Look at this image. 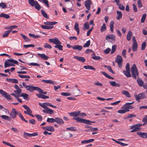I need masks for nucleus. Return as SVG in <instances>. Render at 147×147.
I'll return each instance as SVG.
<instances>
[{
	"instance_id": "f257e3e1",
	"label": "nucleus",
	"mask_w": 147,
	"mask_h": 147,
	"mask_svg": "<svg viewBox=\"0 0 147 147\" xmlns=\"http://www.w3.org/2000/svg\"><path fill=\"white\" fill-rule=\"evenodd\" d=\"M131 72L132 78L136 79L138 76L139 73L135 64H133L131 68Z\"/></svg>"
},
{
	"instance_id": "f03ea898",
	"label": "nucleus",
	"mask_w": 147,
	"mask_h": 147,
	"mask_svg": "<svg viewBox=\"0 0 147 147\" xmlns=\"http://www.w3.org/2000/svg\"><path fill=\"white\" fill-rule=\"evenodd\" d=\"M73 119L76 121L77 122H80L84 123L86 124L91 125V123H95V121H91L88 120H87L84 119H83L79 118H73Z\"/></svg>"
},
{
	"instance_id": "7ed1b4c3",
	"label": "nucleus",
	"mask_w": 147,
	"mask_h": 147,
	"mask_svg": "<svg viewBox=\"0 0 147 147\" xmlns=\"http://www.w3.org/2000/svg\"><path fill=\"white\" fill-rule=\"evenodd\" d=\"M28 3L32 6H34L35 9L39 10L40 9L41 7L38 4L37 1L34 0H28Z\"/></svg>"
},
{
	"instance_id": "20e7f679",
	"label": "nucleus",
	"mask_w": 147,
	"mask_h": 147,
	"mask_svg": "<svg viewBox=\"0 0 147 147\" xmlns=\"http://www.w3.org/2000/svg\"><path fill=\"white\" fill-rule=\"evenodd\" d=\"M142 126V124L141 123H138L135 124L132 126L130 127V129L132 130L131 131V132H136L138 131L141 130V128L140 127Z\"/></svg>"
},
{
	"instance_id": "39448f33",
	"label": "nucleus",
	"mask_w": 147,
	"mask_h": 147,
	"mask_svg": "<svg viewBox=\"0 0 147 147\" xmlns=\"http://www.w3.org/2000/svg\"><path fill=\"white\" fill-rule=\"evenodd\" d=\"M0 94L7 100H11L12 99L10 95L3 90L0 89Z\"/></svg>"
},
{
	"instance_id": "423d86ee",
	"label": "nucleus",
	"mask_w": 147,
	"mask_h": 147,
	"mask_svg": "<svg viewBox=\"0 0 147 147\" xmlns=\"http://www.w3.org/2000/svg\"><path fill=\"white\" fill-rule=\"evenodd\" d=\"M135 98L137 101L139 102L141 99H143L146 97V95L144 93H139L138 95H134Z\"/></svg>"
},
{
	"instance_id": "0eeeda50",
	"label": "nucleus",
	"mask_w": 147,
	"mask_h": 147,
	"mask_svg": "<svg viewBox=\"0 0 147 147\" xmlns=\"http://www.w3.org/2000/svg\"><path fill=\"white\" fill-rule=\"evenodd\" d=\"M122 61L123 58L120 55H117L115 59V62L117 63L118 66L120 68L122 67Z\"/></svg>"
},
{
	"instance_id": "6e6552de",
	"label": "nucleus",
	"mask_w": 147,
	"mask_h": 147,
	"mask_svg": "<svg viewBox=\"0 0 147 147\" xmlns=\"http://www.w3.org/2000/svg\"><path fill=\"white\" fill-rule=\"evenodd\" d=\"M19 113L16 111L14 108H13L11 112L10 115L12 118L13 119L16 117L17 115L19 114Z\"/></svg>"
},
{
	"instance_id": "1a4fd4ad",
	"label": "nucleus",
	"mask_w": 147,
	"mask_h": 147,
	"mask_svg": "<svg viewBox=\"0 0 147 147\" xmlns=\"http://www.w3.org/2000/svg\"><path fill=\"white\" fill-rule=\"evenodd\" d=\"M49 41L52 43L56 45L58 44H61V43L58 39L56 37L55 38H50L49 39Z\"/></svg>"
},
{
	"instance_id": "9d476101",
	"label": "nucleus",
	"mask_w": 147,
	"mask_h": 147,
	"mask_svg": "<svg viewBox=\"0 0 147 147\" xmlns=\"http://www.w3.org/2000/svg\"><path fill=\"white\" fill-rule=\"evenodd\" d=\"M38 88V87L34 86L32 85H28L26 87V90L30 92H33L35 90L37 91Z\"/></svg>"
},
{
	"instance_id": "9b49d317",
	"label": "nucleus",
	"mask_w": 147,
	"mask_h": 147,
	"mask_svg": "<svg viewBox=\"0 0 147 147\" xmlns=\"http://www.w3.org/2000/svg\"><path fill=\"white\" fill-rule=\"evenodd\" d=\"M134 102H127L123 106L127 110L129 109H133V107L130 105H132L134 103Z\"/></svg>"
},
{
	"instance_id": "f8f14e48",
	"label": "nucleus",
	"mask_w": 147,
	"mask_h": 147,
	"mask_svg": "<svg viewBox=\"0 0 147 147\" xmlns=\"http://www.w3.org/2000/svg\"><path fill=\"white\" fill-rule=\"evenodd\" d=\"M84 3L86 9L88 10H90V5L92 4L91 0H86L84 1Z\"/></svg>"
},
{
	"instance_id": "ddd939ff",
	"label": "nucleus",
	"mask_w": 147,
	"mask_h": 147,
	"mask_svg": "<svg viewBox=\"0 0 147 147\" xmlns=\"http://www.w3.org/2000/svg\"><path fill=\"white\" fill-rule=\"evenodd\" d=\"M23 107L26 110L25 111L24 113L25 114L29 115L30 113H32V111L30 108L26 105H24L23 106Z\"/></svg>"
},
{
	"instance_id": "4468645a",
	"label": "nucleus",
	"mask_w": 147,
	"mask_h": 147,
	"mask_svg": "<svg viewBox=\"0 0 147 147\" xmlns=\"http://www.w3.org/2000/svg\"><path fill=\"white\" fill-rule=\"evenodd\" d=\"M43 112L44 113L49 114L51 115L53 114L54 113V111L53 110L49 109L48 107H47L46 109L43 110Z\"/></svg>"
},
{
	"instance_id": "2eb2a0df",
	"label": "nucleus",
	"mask_w": 147,
	"mask_h": 147,
	"mask_svg": "<svg viewBox=\"0 0 147 147\" xmlns=\"http://www.w3.org/2000/svg\"><path fill=\"white\" fill-rule=\"evenodd\" d=\"M137 134L143 138H147V133H146L138 132L137 133Z\"/></svg>"
},
{
	"instance_id": "dca6fc26",
	"label": "nucleus",
	"mask_w": 147,
	"mask_h": 147,
	"mask_svg": "<svg viewBox=\"0 0 147 147\" xmlns=\"http://www.w3.org/2000/svg\"><path fill=\"white\" fill-rule=\"evenodd\" d=\"M115 36L113 34H109L106 36V39L107 40L109 39H111L112 40H115Z\"/></svg>"
},
{
	"instance_id": "f3484780",
	"label": "nucleus",
	"mask_w": 147,
	"mask_h": 147,
	"mask_svg": "<svg viewBox=\"0 0 147 147\" xmlns=\"http://www.w3.org/2000/svg\"><path fill=\"white\" fill-rule=\"evenodd\" d=\"M24 137H25V136H27L29 137L34 136L38 135V133L37 132H34L32 134H29L25 132L24 133Z\"/></svg>"
},
{
	"instance_id": "a211bd4d",
	"label": "nucleus",
	"mask_w": 147,
	"mask_h": 147,
	"mask_svg": "<svg viewBox=\"0 0 147 147\" xmlns=\"http://www.w3.org/2000/svg\"><path fill=\"white\" fill-rule=\"evenodd\" d=\"M55 122H56L59 125L62 124L64 123V122L63 120L58 117L55 118Z\"/></svg>"
},
{
	"instance_id": "6ab92c4d",
	"label": "nucleus",
	"mask_w": 147,
	"mask_h": 147,
	"mask_svg": "<svg viewBox=\"0 0 147 147\" xmlns=\"http://www.w3.org/2000/svg\"><path fill=\"white\" fill-rule=\"evenodd\" d=\"M74 58L76 59L78 61H79L82 62H85L86 61L84 57H79L78 56H74Z\"/></svg>"
},
{
	"instance_id": "aec40b11",
	"label": "nucleus",
	"mask_w": 147,
	"mask_h": 147,
	"mask_svg": "<svg viewBox=\"0 0 147 147\" xmlns=\"http://www.w3.org/2000/svg\"><path fill=\"white\" fill-rule=\"evenodd\" d=\"M38 55L42 59L45 60H47L49 58V57L45 55L44 54H40L38 53Z\"/></svg>"
},
{
	"instance_id": "412c9836",
	"label": "nucleus",
	"mask_w": 147,
	"mask_h": 147,
	"mask_svg": "<svg viewBox=\"0 0 147 147\" xmlns=\"http://www.w3.org/2000/svg\"><path fill=\"white\" fill-rule=\"evenodd\" d=\"M123 72L127 77L130 78L131 77V75L130 73V71L125 70L123 71Z\"/></svg>"
},
{
	"instance_id": "4be33fe9",
	"label": "nucleus",
	"mask_w": 147,
	"mask_h": 147,
	"mask_svg": "<svg viewBox=\"0 0 147 147\" xmlns=\"http://www.w3.org/2000/svg\"><path fill=\"white\" fill-rule=\"evenodd\" d=\"M80 113V111H75L69 113V114L71 116H73L74 117H76L79 115Z\"/></svg>"
},
{
	"instance_id": "5701e85b",
	"label": "nucleus",
	"mask_w": 147,
	"mask_h": 147,
	"mask_svg": "<svg viewBox=\"0 0 147 147\" xmlns=\"http://www.w3.org/2000/svg\"><path fill=\"white\" fill-rule=\"evenodd\" d=\"M72 48L74 50H77L80 51L82 49V47L80 45H74L72 47Z\"/></svg>"
},
{
	"instance_id": "b1692460",
	"label": "nucleus",
	"mask_w": 147,
	"mask_h": 147,
	"mask_svg": "<svg viewBox=\"0 0 147 147\" xmlns=\"http://www.w3.org/2000/svg\"><path fill=\"white\" fill-rule=\"evenodd\" d=\"M36 95L38 97L43 99H46V98H49V96L44 95L42 94H36Z\"/></svg>"
},
{
	"instance_id": "393cba45",
	"label": "nucleus",
	"mask_w": 147,
	"mask_h": 147,
	"mask_svg": "<svg viewBox=\"0 0 147 147\" xmlns=\"http://www.w3.org/2000/svg\"><path fill=\"white\" fill-rule=\"evenodd\" d=\"M117 16L116 19L117 20H119L122 18V14L121 11H117Z\"/></svg>"
},
{
	"instance_id": "a878e982",
	"label": "nucleus",
	"mask_w": 147,
	"mask_h": 147,
	"mask_svg": "<svg viewBox=\"0 0 147 147\" xmlns=\"http://www.w3.org/2000/svg\"><path fill=\"white\" fill-rule=\"evenodd\" d=\"M109 83L111 85L113 86L119 87L120 86V85L119 84L116 83L114 81H110Z\"/></svg>"
},
{
	"instance_id": "bb28decb",
	"label": "nucleus",
	"mask_w": 147,
	"mask_h": 147,
	"mask_svg": "<svg viewBox=\"0 0 147 147\" xmlns=\"http://www.w3.org/2000/svg\"><path fill=\"white\" fill-rule=\"evenodd\" d=\"M7 81L8 82H11L12 83H13L15 84H17L18 83V80L15 79H12V78H10V79H8V78H7L6 79Z\"/></svg>"
},
{
	"instance_id": "cd10ccee",
	"label": "nucleus",
	"mask_w": 147,
	"mask_h": 147,
	"mask_svg": "<svg viewBox=\"0 0 147 147\" xmlns=\"http://www.w3.org/2000/svg\"><path fill=\"white\" fill-rule=\"evenodd\" d=\"M74 28V29L77 32V34L78 35L79 34L80 30L79 27V24L77 22L75 23Z\"/></svg>"
},
{
	"instance_id": "c85d7f7f",
	"label": "nucleus",
	"mask_w": 147,
	"mask_h": 147,
	"mask_svg": "<svg viewBox=\"0 0 147 147\" xmlns=\"http://www.w3.org/2000/svg\"><path fill=\"white\" fill-rule=\"evenodd\" d=\"M10 59H8L7 60H6L4 63V67L5 68H7V67L10 66L11 63L9 62V60Z\"/></svg>"
},
{
	"instance_id": "c756f323",
	"label": "nucleus",
	"mask_w": 147,
	"mask_h": 147,
	"mask_svg": "<svg viewBox=\"0 0 147 147\" xmlns=\"http://www.w3.org/2000/svg\"><path fill=\"white\" fill-rule=\"evenodd\" d=\"M57 23L56 22H44L45 25H53Z\"/></svg>"
},
{
	"instance_id": "7c9ffc66",
	"label": "nucleus",
	"mask_w": 147,
	"mask_h": 147,
	"mask_svg": "<svg viewBox=\"0 0 147 147\" xmlns=\"http://www.w3.org/2000/svg\"><path fill=\"white\" fill-rule=\"evenodd\" d=\"M122 94L125 95L126 97L130 98L131 97V96L129 93L127 91L123 90L121 92Z\"/></svg>"
},
{
	"instance_id": "2f4dec72",
	"label": "nucleus",
	"mask_w": 147,
	"mask_h": 147,
	"mask_svg": "<svg viewBox=\"0 0 147 147\" xmlns=\"http://www.w3.org/2000/svg\"><path fill=\"white\" fill-rule=\"evenodd\" d=\"M132 35V34L131 31H129L127 35V39L128 41H130L131 40V37Z\"/></svg>"
},
{
	"instance_id": "473e14b6",
	"label": "nucleus",
	"mask_w": 147,
	"mask_h": 147,
	"mask_svg": "<svg viewBox=\"0 0 147 147\" xmlns=\"http://www.w3.org/2000/svg\"><path fill=\"white\" fill-rule=\"evenodd\" d=\"M41 27L43 29H51L53 28V26H48L44 25H42L41 26Z\"/></svg>"
},
{
	"instance_id": "72a5a7b5",
	"label": "nucleus",
	"mask_w": 147,
	"mask_h": 147,
	"mask_svg": "<svg viewBox=\"0 0 147 147\" xmlns=\"http://www.w3.org/2000/svg\"><path fill=\"white\" fill-rule=\"evenodd\" d=\"M42 81L47 84H54V82L50 80H43Z\"/></svg>"
},
{
	"instance_id": "f704fd0d",
	"label": "nucleus",
	"mask_w": 147,
	"mask_h": 147,
	"mask_svg": "<svg viewBox=\"0 0 147 147\" xmlns=\"http://www.w3.org/2000/svg\"><path fill=\"white\" fill-rule=\"evenodd\" d=\"M137 81L140 86H142L144 84V82L142 79L139 78H138L137 80Z\"/></svg>"
},
{
	"instance_id": "c9c22d12",
	"label": "nucleus",
	"mask_w": 147,
	"mask_h": 147,
	"mask_svg": "<svg viewBox=\"0 0 147 147\" xmlns=\"http://www.w3.org/2000/svg\"><path fill=\"white\" fill-rule=\"evenodd\" d=\"M14 87L16 90V92L18 94H20L22 92V90L19 88V87L17 84H15L14 86Z\"/></svg>"
},
{
	"instance_id": "e433bc0d",
	"label": "nucleus",
	"mask_w": 147,
	"mask_h": 147,
	"mask_svg": "<svg viewBox=\"0 0 147 147\" xmlns=\"http://www.w3.org/2000/svg\"><path fill=\"white\" fill-rule=\"evenodd\" d=\"M83 67L86 69H90L92 70H95V69L93 66L90 65H85Z\"/></svg>"
},
{
	"instance_id": "4c0bfd02",
	"label": "nucleus",
	"mask_w": 147,
	"mask_h": 147,
	"mask_svg": "<svg viewBox=\"0 0 147 147\" xmlns=\"http://www.w3.org/2000/svg\"><path fill=\"white\" fill-rule=\"evenodd\" d=\"M114 24V22L113 21H111L110 23V27L111 31L112 32H113L114 30V26L113 24Z\"/></svg>"
},
{
	"instance_id": "58836bf2",
	"label": "nucleus",
	"mask_w": 147,
	"mask_h": 147,
	"mask_svg": "<svg viewBox=\"0 0 147 147\" xmlns=\"http://www.w3.org/2000/svg\"><path fill=\"white\" fill-rule=\"evenodd\" d=\"M20 35L22 37V38L25 40L26 42H30V40L29 39L27 36H25L24 35L20 34Z\"/></svg>"
},
{
	"instance_id": "ea45409f",
	"label": "nucleus",
	"mask_w": 147,
	"mask_h": 147,
	"mask_svg": "<svg viewBox=\"0 0 147 147\" xmlns=\"http://www.w3.org/2000/svg\"><path fill=\"white\" fill-rule=\"evenodd\" d=\"M11 31V30H9L6 31L3 34L2 36L3 37H7L8 35L9 34Z\"/></svg>"
},
{
	"instance_id": "a19ab883",
	"label": "nucleus",
	"mask_w": 147,
	"mask_h": 147,
	"mask_svg": "<svg viewBox=\"0 0 147 147\" xmlns=\"http://www.w3.org/2000/svg\"><path fill=\"white\" fill-rule=\"evenodd\" d=\"M46 130L49 131L53 132L54 131V128L53 126H47Z\"/></svg>"
},
{
	"instance_id": "79ce46f5",
	"label": "nucleus",
	"mask_w": 147,
	"mask_h": 147,
	"mask_svg": "<svg viewBox=\"0 0 147 147\" xmlns=\"http://www.w3.org/2000/svg\"><path fill=\"white\" fill-rule=\"evenodd\" d=\"M2 17H4L6 19H8L9 18L10 16L8 14L2 13L0 14V18Z\"/></svg>"
},
{
	"instance_id": "37998d69",
	"label": "nucleus",
	"mask_w": 147,
	"mask_h": 147,
	"mask_svg": "<svg viewBox=\"0 0 147 147\" xmlns=\"http://www.w3.org/2000/svg\"><path fill=\"white\" fill-rule=\"evenodd\" d=\"M129 110L126 109L125 108L124 109L119 110L118 111V112L120 114L125 113L129 111Z\"/></svg>"
},
{
	"instance_id": "c03bdc74",
	"label": "nucleus",
	"mask_w": 147,
	"mask_h": 147,
	"mask_svg": "<svg viewBox=\"0 0 147 147\" xmlns=\"http://www.w3.org/2000/svg\"><path fill=\"white\" fill-rule=\"evenodd\" d=\"M138 45L137 43H134L132 45V50L133 51H136Z\"/></svg>"
},
{
	"instance_id": "a18cd8bd",
	"label": "nucleus",
	"mask_w": 147,
	"mask_h": 147,
	"mask_svg": "<svg viewBox=\"0 0 147 147\" xmlns=\"http://www.w3.org/2000/svg\"><path fill=\"white\" fill-rule=\"evenodd\" d=\"M20 96L23 97L26 100L29 98L28 94L26 93H22L21 94Z\"/></svg>"
},
{
	"instance_id": "49530a36",
	"label": "nucleus",
	"mask_w": 147,
	"mask_h": 147,
	"mask_svg": "<svg viewBox=\"0 0 147 147\" xmlns=\"http://www.w3.org/2000/svg\"><path fill=\"white\" fill-rule=\"evenodd\" d=\"M54 47L55 48L58 49L62 51L63 50V47L61 45V44H58L54 46Z\"/></svg>"
},
{
	"instance_id": "de8ad7c7",
	"label": "nucleus",
	"mask_w": 147,
	"mask_h": 147,
	"mask_svg": "<svg viewBox=\"0 0 147 147\" xmlns=\"http://www.w3.org/2000/svg\"><path fill=\"white\" fill-rule=\"evenodd\" d=\"M47 122L51 123H53L55 122V119H54L53 118H48L47 119Z\"/></svg>"
},
{
	"instance_id": "09e8293b",
	"label": "nucleus",
	"mask_w": 147,
	"mask_h": 147,
	"mask_svg": "<svg viewBox=\"0 0 147 147\" xmlns=\"http://www.w3.org/2000/svg\"><path fill=\"white\" fill-rule=\"evenodd\" d=\"M18 115L22 121L25 122L26 123H27L28 122V121L24 119L23 116L21 113H19Z\"/></svg>"
},
{
	"instance_id": "8fccbe9b",
	"label": "nucleus",
	"mask_w": 147,
	"mask_h": 147,
	"mask_svg": "<svg viewBox=\"0 0 147 147\" xmlns=\"http://www.w3.org/2000/svg\"><path fill=\"white\" fill-rule=\"evenodd\" d=\"M1 117L6 120L9 121L11 120L10 118L8 116L5 115H2L1 116Z\"/></svg>"
},
{
	"instance_id": "3c124183",
	"label": "nucleus",
	"mask_w": 147,
	"mask_h": 147,
	"mask_svg": "<svg viewBox=\"0 0 147 147\" xmlns=\"http://www.w3.org/2000/svg\"><path fill=\"white\" fill-rule=\"evenodd\" d=\"M29 36L34 38H38L40 37V36L39 35H35L33 34L29 33Z\"/></svg>"
},
{
	"instance_id": "603ef678",
	"label": "nucleus",
	"mask_w": 147,
	"mask_h": 147,
	"mask_svg": "<svg viewBox=\"0 0 147 147\" xmlns=\"http://www.w3.org/2000/svg\"><path fill=\"white\" fill-rule=\"evenodd\" d=\"M41 12L43 16L46 18H48L49 17L45 12L42 9L41 10Z\"/></svg>"
},
{
	"instance_id": "864d4df0",
	"label": "nucleus",
	"mask_w": 147,
	"mask_h": 147,
	"mask_svg": "<svg viewBox=\"0 0 147 147\" xmlns=\"http://www.w3.org/2000/svg\"><path fill=\"white\" fill-rule=\"evenodd\" d=\"M106 30V27L105 24V23H104L103 24L102 26H101L100 30L101 32H102L105 31Z\"/></svg>"
},
{
	"instance_id": "5fc2aeb1",
	"label": "nucleus",
	"mask_w": 147,
	"mask_h": 147,
	"mask_svg": "<svg viewBox=\"0 0 147 147\" xmlns=\"http://www.w3.org/2000/svg\"><path fill=\"white\" fill-rule=\"evenodd\" d=\"M84 26L85 27V28H84L83 29L84 30L86 29H88L89 28V24L88 22H87L85 23L84 25Z\"/></svg>"
},
{
	"instance_id": "6e6d98bb",
	"label": "nucleus",
	"mask_w": 147,
	"mask_h": 147,
	"mask_svg": "<svg viewBox=\"0 0 147 147\" xmlns=\"http://www.w3.org/2000/svg\"><path fill=\"white\" fill-rule=\"evenodd\" d=\"M18 27V26L16 25L10 26L8 27H6L5 28L6 29H14Z\"/></svg>"
},
{
	"instance_id": "4d7b16f0",
	"label": "nucleus",
	"mask_w": 147,
	"mask_h": 147,
	"mask_svg": "<svg viewBox=\"0 0 147 147\" xmlns=\"http://www.w3.org/2000/svg\"><path fill=\"white\" fill-rule=\"evenodd\" d=\"M90 40H88L87 42L83 46V47H89V46L90 45Z\"/></svg>"
},
{
	"instance_id": "13d9d810",
	"label": "nucleus",
	"mask_w": 147,
	"mask_h": 147,
	"mask_svg": "<svg viewBox=\"0 0 147 147\" xmlns=\"http://www.w3.org/2000/svg\"><path fill=\"white\" fill-rule=\"evenodd\" d=\"M37 91H38L41 94H46L47 93V92H43L41 89L39 87H38Z\"/></svg>"
},
{
	"instance_id": "bf43d9fd",
	"label": "nucleus",
	"mask_w": 147,
	"mask_h": 147,
	"mask_svg": "<svg viewBox=\"0 0 147 147\" xmlns=\"http://www.w3.org/2000/svg\"><path fill=\"white\" fill-rule=\"evenodd\" d=\"M146 13L144 14L142 17L141 19V22L142 23H143L144 22V21L146 19Z\"/></svg>"
},
{
	"instance_id": "052dcab7",
	"label": "nucleus",
	"mask_w": 147,
	"mask_h": 147,
	"mask_svg": "<svg viewBox=\"0 0 147 147\" xmlns=\"http://www.w3.org/2000/svg\"><path fill=\"white\" fill-rule=\"evenodd\" d=\"M105 67H107L108 69V70L111 72L113 74L114 73V72L113 71L112 68L110 66H108L107 65H105Z\"/></svg>"
},
{
	"instance_id": "680f3d73",
	"label": "nucleus",
	"mask_w": 147,
	"mask_h": 147,
	"mask_svg": "<svg viewBox=\"0 0 147 147\" xmlns=\"http://www.w3.org/2000/svg\"><path fill=\"white\" fill-rule=\"evenodd\" d=\"M92 58L93 59L96 60H99L102 59L100 57L96 56H92Z\"/></svg>"
},
{
	"instance_id": "e2e57ef3",
	"label": "nucleus",
	"mask_w": 147,
	"mask_h": 147,
	"mask_svg": "<svg viewBox=\"0 0 147 147\" xmlns=\"http://www.w3.org/2000/svg\"><path fill=\"white\" fill-rule=\"evenodd\" d=\"M35 116L37 118L39 121H41L42 120V117L40 115L36 114Z\"/></svg>"
},
{
	"instance_id": "0e129e2a",
	"label": "nucleus",
	"mask_w": 147,
	"mask_h": 147,
	"mask_svg": "<svg viewBox=\"0 0 147 147\" xmlns=\"http://www.w3.org/2000/svg\"><path fill=\"white\" fill-rule=\"evenodd\" d=\"M66 129L71 131H76V129L74 127H67L66 128Z\"/></svg>"
},
{
	"instance_id": "69168bd1",
	"label": "nucleus",
	"mask_w": 147,
	"mask_h": 147,
	"mask_svg": "<svg viewBox=\"0 0 147 147\" xmlns=\"http://www.w3.org/2000/svg\"><path fill=\"white\" fill-rule=\"evenodd\" d=\"M44 47L45 48L48 49H51L52 48V46L51 45L46 43L44 44Z\"/></svg>"
},
{
	"instance_id": "338daca9",
	"label": "nucleus",
	"mask_w": 147,
	"mask_h": 147,
	"mask_svg": "<svg viewBox=\"0 0 147 147\" xmlns=\"http://www.w3.org/2000/svg\"><path fill=\"white\" fill-rule=\"evenodd\" d=\"M5 3L3 2H1L0 3V8L2 9H4L5 7H7Z\"/></svg>"
},
{
	"instance_id": "774afa93",
	"label": "nucleus",
	"mask_w": 147,
	"mask_h": 147,
	"mask_svg": "<svg viewBox=\"0 0 147 147\" xmlns=\"http://www.w3.org/2000/svg\"><path fill=\"white\" fill-rule=\"evenodd\" d=\"M39 104L40 107L45 109H46L47 107L46 106L45 103H44L42 104L39 103Z\"/></svg>"
}]
</instances>
